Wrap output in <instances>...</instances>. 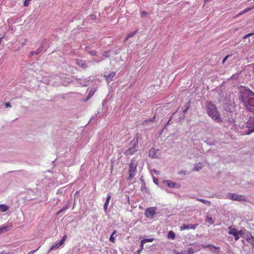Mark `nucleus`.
<instances>
[{"label": "nucleus", "mask_w": 254, "mask_h": 254, "mask_svg": "<svg viewBox=\"0 0 254 254\" xmlns=\"http://www.w3.org/2000/svg\"><path fill=\"white\" fill-rule=\"evenodd\" d=\"M205 109L208 115L213 121L217 123L222 122V119L220 114L218 111L215 105H214L212 102H207Z\"/></svg>", "instance_id": "obj_1"}, {"label": "nucleus", "mask_w": 254, "mask_h": 254, "mask_svg": "<svg viewBox=\"0 0 254 254\" xmlns=\"http://www.w3.org/2000/svg\"><path fill=\"white\" fill-rule=\"evenodd\" d=\"M240 90L239 99L244 105L247 104L250 98L254 96V93L245 87H241Z\"/></svg>", "instance_id": "obj_2"}, {"label": "nucleus", "mask_w": 254, "mask_h": 254, "mask_svg": "<svg viewBox=\"0 0 254 254\" xmlns=\"http://www.w3.org/2000/svg\"><path fill=\"white\" fill-rule=\"evenodd\" d=\"M138 134L131 140L128 144V148L124 152L126 155H131L138 150Z\"/></svg>", "instance_id": "obj_3"}, {"label": "nucleus", "mask_w": 254, "mask_h": 254, "mask_svg": "<svg viewBox=\"0 0 254 254\" xmlns=\"http://www.w3.org/2000/svg\"><path fill=\"white\" fill-rule=\"evenodd\" d=\"M137 166V164L134 160H131L129 165V176L128 178V180H131L136 174Z\"/></svg>", "instance_id": "obj_4"}, {"label": "nucleus", "mask_w": 254, "mask_h": 254, "mask_svg": "<svg viewBox=\"0 0 254 254\" xmlns=\"http://www.w3.org/2000/svg\"><path fill=\"white\" fill-rule=\"evenodd\" d=\"M246 126L248 129L246 131V134H250L254 132V116H251L246 123Z\"/></svg>", "instance_id": "obj_5"}, {"label": "nucleus", "mask_w": 254, "mask_h": 254, "mask_svg": "<svg viewBox=\"0 0 254 254\" xmlns=\"http://www.w3.org/2000/svg\"><path fill=\"white\" fill-rule=\"evenodd\" d=\"M227 197L233 200L241 201H246V197L245 196L233 193H228L227 194Z\"/></svg>", "instance_id": "obj_6"}, {"label": "nucleus", "mask_w": 254, "mask_h": 254, "mask_svg": "<svg viewBox=\"0 0 254 254\" xmlns=\"http://www.w3.org/2000/svg\"><path fill=\"white\" fill-rule=\"evenodd\" d=\"M155 119V116L147 120L144 121L142 123V125L145 129H151L153 127V123L154 122Z\"/></svg>", "instance_id": "obj_7"}, {"label": "nucleus", "mask_w": 254, "mask_h": 254, "mask_svg": "<svg viewBox=\"0 0 254 254\" xmlns=\"http://www.w3.org/2000/svg\"><path fill=\"white\" fill-rule=\"evenodd\" d=\"M66 238V236L64 235L61 241L57 242L50 248L49 251H48V253L50 252L53 250H56L59 249L61 246H62L64 244Z\"/></svg>", "instance_id": "obj_8"}, {"label": "nucleus", "mask_w": 254, "mask_h": 254, "mask_svg": "<svg viewBox=\"0 0 254 254\" xmlns=\"http://www.w3.org/2000/svg\"><path fill=\"white\" fill-rule=\"evenodd\" d=\"M244 106L248 111L254 112V96L250 98L247 104H245Z\"/></svg>", "instance_id": "obj_9"}, {"label": "nucleus", "mask_w": 254, "mask_h": 254, "mask_svg": "<svg viewBox=\"0 0 254 254\" xmlns=\"http://www.w3.org/2000/svg\"><path fill=\"white\" fill-rule=\"evenodd\" d=\"M156 208L155 207H151L146 209L145 214L147 217L152 218L156 213Z\"/></svg>", "instance_id": "obj_10"}, {"label": "nucleus", "mask_w": 254, "mask_h": 254, "mask_svg": "<svg viewBox=\"0 0 254 254\" xmlns=\"http://www.w3.org/2000/svg\"><path fill=\"white\" fill-rule=\"evenodd\" d=\"M163 183L164 184H166V185L171 188H176L179 189L181 188V185L180 184H177L174 182H172L170 180H164L163 181Z\"/></svg>", "instance_id": "obj_11"}, {"label": "nucleus", "mask_w": 254, "mask_h": 254, "mask_svg": "<svg viewBox=\"0 0 254 254\" xmlns=\"http://www.w3.org/2000/svg\"><path fill=\"white\" fill-rule=\"evenodd\" d=\"M160 155V151L158 149L151 148L149 151V157L153 158H158Z\"/></svg>", "instance_id": "obj_12"}, {"label": "nucleus", "mask_w": 254, "mask_h": 254, "mask_svg": "<svg viewBox=\"0 0 254 254\" xmlns=\"http://www.w3.org/2000/svg\"><path fill=\"white\" fill-rule=\"evenodd\" d=\"M70 207V203L69 202V201H68L64 205V206L62 208H61L60 210H59L57 212V215H63L64 212L67 209L69 208Z\"/></svg>", "instance_id": "obj_13"}, {"label": "nucleus", "mask_w": 254, "mask_h": 254, "mask_svg": "<svg viewBox=\"0 0 254 254\" xmlns=\"http://www.w3.org/2000/svg\"><path fill=\"white\" fill-rule=\"evenodd\" d=\"M154 239L153 238H147L144 239L142 240H141L140 242L141 250H138L137 251V253L140 254V252L143 250L144 244L147 242H152L154 241Z\"/></svg>", "instance_id": "obj_14"}, {"label": "nucleus", "mask_w": 254, "mask_h": 254, "mask_svg": "<svg viewBox=\"0 0 254 254\" xmlns=\"http://www.w3.org/2000/svg\"><path fill=\"white\" fill-rule=\"evenodd\" d=\"M198 224H184L181 228V230H188L190 229H195Z\"/></svg>", "instance_id": "obj_15"}, {"label": "nucleus", "mask_w": 254, "mask_h": 254, "mask_svg": "<svg viewBox=\"0 0 254 254\" xmlns=\"http://www.w3.org/2000/svg\"><path fill=\"white\" fill-rule=\"evenodd\" d=\"M208 246L209 247V250L212 253L218 254L219 253L220 248L219 247L211 244L208 245Z\"/></svg>", "instance_id": "obj_16"}, {"label": "nucleus", "mask_w": 254, "mask_h": 254, "mask_svg": "<svg viewBox=\"0 0 254 254\" xmlns=\"http://www.w3.org/2000/svg\"><path fill=\"white\" fill-rule=\"evenodd\" d=\"M76 63L79 66L82 67L84 69L87 68L88 65L85 61H84L81 59H76Z\"/></svg>", "instance_id": "obj_17"}, {"label": "nucleus", "mask_w": 254, "mask_h": 254, "mask_svg": "<svg viewBox=\"0 0 254 254\" xmlns=\"http://www.w3.org/2000/svg\"><path fill=\"white\" fill-rule=\"evenodd\" d=\"M194 250L192 248H189L188 250H184L181 252H177L176 254H193Z\"/></svg>", "instance_id": "obj_18"}, {"label": "nucleus", "mask_w": 254, "mask_h": 254, "mask_svg": "<svg viewBox=\"0 0 254 254\" xmlns=\"http://www.w3.org/2000/svg\"><path fill=\"white\" fill-rule=\"evenodd\" d=\"M116 75V72L113 71L110 73L108 75H105L104 77L106 78V80L108 83L110 82L111 81L113 80V78L115 77Z\"/></svg>", "instance_id": "obj_19"}, {"label": "nucleus", "mask_w": 254, "mask_h": 254, "mask_svg": "<svg viewBox=\"0 0 254 254\" xmlns=\"http://www.w3.org/2000/svg\"><path fill=\"white\" fill-rule=\"evenodd\" d=\"M11 228V226H2L0 227V234L6 232L7 231H8L10 230Z\"/></svg>", "instance_id": "obj_20"}, {"label": "nucleus", "mask_w": 254, "mask_h": 254, "mask_svg": "<svg viewBox=\"0 0 254 254\" xmlns=\"http://www.w3.org/2000/svg\"><path fill=\"white\" fill-rule=\"evenodd\" d=\"M228 229L229 231L228 233L229 235H233V234H235L238 233V230H237L236 228H233L232 226L229 227Z\"/></svg>", "instance_id": "obj_21"}, {"label": "nucleus", "mask_w": 254, "mask_h": 254, "mask_svg": "<svg viewBox=\"0 0 254 254\" xmlns=\"http://www.w3.org/2000/svg\"><path fill=\"white\" fill-rule=\"evenodd\" d=\"M196 200L199 202L203 203V204H205L207 206H210L211 205V203L209 200H207L202 198H197Z\"/></svg>", "instance_id": "obj_22"}, {"label": "nucleus", "mask_w": 254, "mask_h": 254, "mask_svg": "<svg viewBox=\"0 0 254 254\" xmlns=\"http://www.w3.org/2000/svg\"><path fill=\"white\" fill-rule=\"evenodd\" d=\"M95 91H96L95 89H92L90 91V92H89V93L87 98H86V99L84 100V101H87L94 94Z\"/></svg>", "instance_id": "obj_23"}, {"label": "nucleus", "mask_w": 254, "mask_h": 254, "mask_svg": "<svg viewBox=\"0 0 254 254\" xmlns=\"http://www.w3.org/2000/svg\"><path fill=\"white\" fill-rule=\"evenodd\" d=\"M9 207L5 204H0V211L1 212H5L6 211Z\"/></svg>", "instance_id": "obj_24"}, {"label": "nucleus", "mask_w": 254, "mask_h": 254, "mask_svg": "<svg viewBox=\"0 0 254 254\" xmlns=\"http://www.w3.org/2000/svg\"><path fill=\"white\" fill-rule=\"evenodd\" d=\"M42 50L43 49L39 47V48L37 50V51L31 52H30V55H32V56H33L34 55H38V54H39L40 53H41Z\"/></svg>", "instance_id": "obj_25"}, {"label": "nucleus", "mask_w": 254, "mask_h": 254, "mask_svg": "<svg viewBox=\"0 0 254 254\" xmlns=\"http://www.w3.org/2000/svg\"><path fill=\"white\" fill-rule=\"evenodd\" d=\"M168 238L169 239H171L172 240H174L175 238V234L173 231H170L169 232L168 234Z\"/></svg>", "instance_id": "obj_26"}, {"label": "nucleus", "mask_w": 254, "mask_h": 254, "mask_svg": "<svg viewBox=\"0 0 254 254\" xmlns=\"http://www.w3.org/2000/svg\"><path fill=\"white\" fill-rule=\"evenodd\" d=\"M245 236V237H244V238L247 241H248V240H249L250 238H251V237H253V236L251 234V233L247 230H246V234Z\"/></svg>", "instance_id": "obj_27"}, {"label": "nucleus", "mask_w": 254, "mask_h": 254, "mask_svg": "<svg viewBox=\"0 0 254 254\" xmlns=\"http://www.w3.org/2000/svg\"><path fill=\"white\" fill-rule=\"evenodd\" d=\"M246 230H238V234L239 236V237H243L244 238V237H245V234H246Z\"/></svg>", "instance_id": "obj_28"}, {"label": "nucleus", "mask_w": 254, "mask_h": 254, "mask_svg": "<svg viewBox=\"0 0 254 254\" xmlns=\"http://www.w3.org/2000/svg\"><path fill=\"white\" fill-rule=\"evenodd\" d=\"M136 33H137V31H134L133 32H131L129 34H128L127 36L125 39V41H127L128 40V39L133 37Z\"/></svg>", "instance_id": "obj_29"}, {"label": "nucleus", "mask_w": 254, "mask_h": 254, "mask_svg": "<svg viewBox=\"0 0 254 254\" xmlns=\"http://www.w3.org/2000/svg\"><path fill=\"white\" fill-rule=\"evenodd\" d=\"M206 221L208 223H209V224H210L211 225L213 224V223H214V221L213 220V218L211 216H207V217H206Z\"/></svg>", "instance_id": "obj_30"}, {"label": "nucleus", "mask_w": 254, "mask_h": 254, "mask_svg": "<svg viewBox=\"0 0 254 254\" xmlns=\"http://www.w3.org/2000/svg\"><path fill=\"white\" fill-rule=\"evenodd\" d=\"M47 39H44L41 42V45H40V47L42 49H43V48L45 47V46L46 45V44L47 43Z\"/></svg>", "instance_id": "obj_31"}, {"label": "nucleus", "mask_w": 254, "mask_h": 254, "mask_svg": "<svg viewBox=\"0 0 254 254\" xmlns=\"http://www.w3.org/2000/svg\"><path fill=\"white\" fill-rule=\"evenodd\" d=\"M247 242L252 245L253 246H254V237H252L250 238L249 240H248Z\"/></svg>", "instance_id": "obj_32"}, {"label": "nucleus", "mask_w": 254, "mask_h": 254, "mask_svg": "<svg viewBox=\"0 0 254 254\" xmlns=\"http://www.w3.org/2000/svg\"><path fill=\"white\" fill-rule=\"evenodd\" d=\"M201 167H202V166L201 165H200L199 164H198L197 165H196L195 166V167H194V168L193 169V170L194 171H197L199 170L200 169H201Z\"/></svg>", "instance_id": "obj_33"}, {"label": "nucleus", "mask_w": 254, "mask_h": 254, "mask_svg": "<svg viewBox=\"0 0 254 254\" xmlns=\"http://www.w3.org/2000/svg\"><path fill=\"white\" fill-rule=\"evenodd\" d=\"M31 0H25L24 1L23 5L24 6H28Z\"/></svg>", "instance_id": "obj_34"}, {"label": "nucleus", "mask_w": 254, "mask_h": 254, "mask_svg": "<svg viewBox=\"0 0 254 254\" xmlns=\"http://www.w3.org/2000/svg\"><path fill=\"white\" fill-rule=\"evenodd\" d=\"M89 82H90V80H88L87 81H85L84 83H82L81 82L80 84L83 86H88L89 85Z\"/></svg>", "instance_id": "obj_35"}, {"label": "nucleus", "mask_w": 254, "mask_h": 254, "mask_svg": "<svg viewBox=\"0 0 254 254\" xmlns=\"http://www.w3.org/2000/svg\"><path fill=\"white\" fill-rule=\"evenodd\" d=\"M254 35V33H250L244 36L243 39H245L252 35Z\"/></svg>", "instance_id": "obj_36"}, {"label": "nucleus", "mask_w": 254, "mask_h": 254, "mask_svg": "<svg viewBox=\"0 0 254 254\" xmlns=\"http://www.w3.org/2000/svg\"><path fill=\"white\" fill-rule=\"evenodd\" d=\"M233 236L234 237L235 240L236 241H238L239 239V238H240L239 236L238 233H237L235 234H233Z\"/></svg>", "instance_id": "obj_37"}, {"label": "nucleus", "mask_w": 254, "mask_h": 254, "mask_svg": "<svg viewBox=\"0 0 254 254\" xmlns=\"http://www.w3.org/2000/svg\"><path fill=\"white\" fill-rule=\"evenodd\" d=\"M110 53V51H105L103 54V55L106 57H109V54Z\"/></svg>", "instance_id": "obj_38"}, {"label": "nucleus", "mask_w": 254, "mask_h": 254, "mask_svg": "<svg viewBox=\"0 0 254 254\" xmlns=\"http://www.w3.org/2000/svg\"><path fill=\"white\" fill-rule=\"evenodd\" d=\"M108 205H109L108 202H105L104 205V209L105 212L107 211Z\"/></svg>", "instance_id": "obj_39"}, {"label": "nucleus", "mask_w": 254, "mask_h": 254, "mask_svg": "<svg viewBox=\"0 0 254 254\" xmlns=\"http://www.w3.org/2000/svg\"><path fill=\"white\" fill-rule=\"evenodd\" d=\"M110 240L113 242V243H115V238L114 237V236L113 235H111L110 237Z\"/></svg>", "instance_id": "obj_40"}, {"label": "nucleus", "mask_w": 254, "mask_h": 254, "mask_svg": "<svg viewBox=\"0 0 254 254\" xmlns=\"http://www.w3.org/2000/svg\"><path fill=\"white\" fill-rule=\"evenodd\" d=\"M111 195L108 194L105 202H107L109 203V201L111 199Z\"/></svg>", "instance_id": "obj_41"}, {"label": "nucleus", "mask_w": 254, "mask_h": 254, "mask_svg": "<svg viewBox=\"0 0 254 254\" xmlns=\"http://www.w3.org/2000/svg\"><path fill=\"white\" fill-rule=\"evenodd\" d=\"M251 9H252V8H250V7H249V8H246L245 9L243 12H242V13H246L248 11H249V10H250Z\"/></svg>", "instance_id": "obj_42"}, {"label": "nucleus", "mask_w": 254, "mask_h": 254, "mask_svg": "<svg viewBox=\"0 0 254 254\" xmlns=\"http://www.w3.org/2000/svg\"><path fill=\"white\" fill-rule=\"evenodd\" d=\"M146 14H147V12L144 11H142L141 12V16L142 17L145 16Z\"/></svg>", "instance_id": "obj_43"}, {"label": "nucleus", "mask_w": 254, "mask_h": 254, "mask_svg": "<svg viewBox=\"0 0 254 254\" xmlns=\"http://www.w3.org/2000/svg\"><path fill=\"white\" fill-rule=\"evenodd\" d=\"M120 51H121V49H117L116 50H115L114 51V54L115 55H117V54L120 53Z\"/></svg>", "instance_id": "obj_44"}, {"label": "nucleus", "mask_w": 254, "mask_h": 254, "mask_svg": "<svg viewBox=\"0 0 254 254\" xmlns=\"http://www.w3.org/2000/svg\"><path fill=\"white\" fill-rule=\"evenodd\" d=\"M96 53H97L96 51H94V50L92 51H91V52H90V54H91V55H92V56H95V55H96Z\"/></svg>", "instance_id": "obj_45"}, {"label": "nucleus", "mask_w": 254, "mask_h": 254, "mask_svg": "<svg viewBox=\"0 0 254 254\" xmlns=\"http://www.w3.org/2000/svg\"><path fill=\"white\" fill-rule=\"evenodd\" d=\"M39 248H38L37 250H33V251H30L28 254H34L38 249H39Z\"/></svg>", "instance_id": "obj_46"}, {"label": "nucleus", "mask_w": 254, "mask_h": 254, "mask_svg": "<svg viewBox=\"0 0 254 254\" xmlns=\"http://www.w3.org/2000/svg\"><path fill=\"white\" fill-rule=\"evenodd\" d=\"M27 42V39H24L23 40V41L21 42V43L22 44V45H24L26 42Z\"/></svg>", "instance_id": "obj_47"}, {"label": "nucleus", "mask_w": 254, "mask_h": 254, "mask_svg": "<svg viewBox=\"0 0 254 254\" xmlns=\"http://www.w3.org/2000/svg\"><path fill=\"white\" fill-rule=\"evenodd\" d=\"M5 106L6 108L11 107L10 104L9 103H5Z\"/></svg>", "instance_id": "obj_48"}, {"label": "nucleus", "mask_w": 254, "mask_h": 254, "mask_svg": "<svg viewBox=\"0 0 254 254\" xmlns=\"http://www.w3.org/2000/svg\"><path fill=\"white\" fill-rule=\"evenodd\" d=\"M229 57V55H227L226 57H225L223 60V61H222V63H224L225 62V61H226L227 59Z\"/></svg>", "instance_id": "obj_49"}, {"label": "nucleus", "mask_w": 254, "mask_h": 254, "mask_svg": "<svg viewBox=\"0 0 254 254\" xmlns=\"http://www.w3.org/2000/svg\"><path fill=\"white\" fill-rule=\"evenodd\" d=\"M201 247H202L203 248H209V247L208 246V245L202 244V245H201Z\"/></svg>", "instance_id": "obj_50"}, {"label": "nucleus", "mask_w": 254, "mask_h": 254, "mask_svg": "<svg viewBox=\"0 0 254 254\" xmlns=\"http://www.w3.org/2000/svg\"><path fill=\"white\" fill-rule=\"evenodd\" d=\"M154 182L155 183V184H157V182H158V179H154Z\"/></svg>", "instance_id": "obj_51"}, {"label": "nucleus", "mask_w": 254, "mask_h": 254, "mask_svg": "<svg viewBox=\"0 0 254 254\" xmlns=\"http://www.w3.org/2000/svg\"><path fill=\"white\" fill-rule=\"evenodd\" d=\"M91 17L92 19H94L95 18V16L94 15H91Z\"/></svg>", "instance_id": "obj_52"}, {"label": "nucleus", "mask_w": 254, "mask_h": 254, "mask_svg": "<svg viewBox=\"0 0 254 254\" xmlns=\"http://www.w3.org/2000/svg\"><path fill=\"white\" fill-rule=\"evenodd\" d=\"M170 120H169V121L167 122V124L166 125L165 127H164V128H166V126L168 125V124H169V122H170Z\"/></svg>", "instance_id": "obj_53"}, {"label": "nucleus", "mask_w": 254, "mask_h": 254, "mask_svg": "<svg viewBox=\"0 0 254 254\" xmlns=\"http://www.w3.org/2000/svg\"><path fill=\"white\" fill-rule=\"evenodd\" d=\"M116 233V231L114 230L113 231V232L112 233V235H113L114 236V235H115Z\"/></svg>", "instance_id": "obj_54"}, {"label": "nucleus", "mask_w": 254, "mask_h": 254, "mask_svg": "<svg viewBox=\"0 0 254 254\" xmlns=\"http://www.w3.org/2000/svg\"><path fill=\"white\" fill-rule=\"evenodd\" d=\"M253 71L254 73V64H253Z\"/></svg>", "instance_id": "obj_55"}]
</instances>
